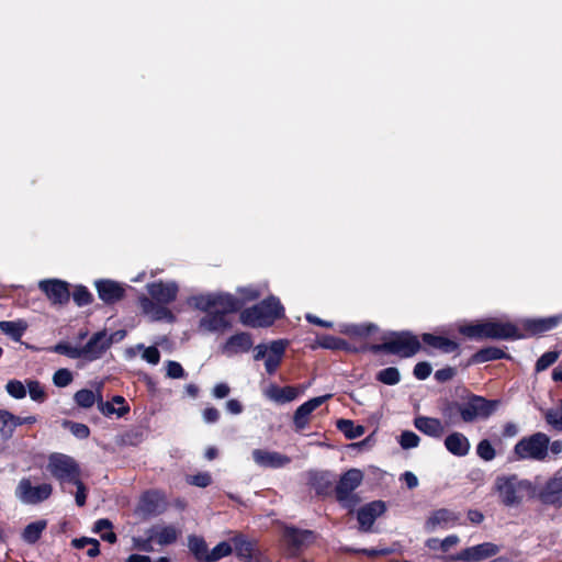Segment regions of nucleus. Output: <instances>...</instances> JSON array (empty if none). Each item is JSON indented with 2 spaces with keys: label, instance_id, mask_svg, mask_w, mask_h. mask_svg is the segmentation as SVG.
<instances>
[{
  "label": "nucleus",
  "instance_id": "obj_1",
  "mask_svg": "<svg viewBox=\"0 0 562 562\" xmlns=\"http://www.w3.org/2000/svg\"><path fill=\"white\" fill-rule=\"evenodd\" d=\"M243 303L231 294H201L189 300V304L206 312L199 323L202 333L224 331L229 327L226 314L237 311Z\"/></svg>",
  "mask_w": 562,
  "mask_h": 562
},
{
  "label": "nucleus",
  "instance_id": "obj_2",
  "mask_svg": "<svg viewBox=\"0 0 562 562\" xmlns=\"http://www.w3.org/2000/svg\"><path fill=\"white\" fill-rule=\"evenodd\" d=\"M459 330L464 336L473 339H516L525 336L519 334L514 325L496 321L463 325L460 326Z\"/></svg>",
  "mask_w": 562,
  "mask_h": 562
},
{
  "label": "nucleus",
  "instance_id": "obj_3",
  "mask_svg": "<svg viewBox=\"0 0 562 562\" xmlns=\"http://www.w3.org/2000/svg\"><path fill=\"white\" fill-rule=\"evenodd\" d=\"M283 307L276 297H270L262 303L246 308L240 313V322L250 327H267L281 317Z\"/></svg>",
  "mask_w": 562,
  "mask_h": 562
},
{
  "label": "nucleus",
  "instance_id": "obj_4",
  "mask_svg": "<svg viewBox=\"0 0 562 562\" xmlns=\"http://www.w3.org/2000/svg\"><path fill=\"white\" fill-rule=\"evenodd\" d=\"M549 436L543 432H535L517 441L513 449V458L516 461H543L549 454Z\"/></svg>",
  "mask_w": 562,
  "mask_h": 562
},
{
  "label": "nucleus",
  "instance_id": "obj_5",
  "mask_svg": "<svg viewBox=\"0 0 562 562\" xmlns=\"http://www.w3.org/2000/svg\"><path fill=\"white\" fill-rule=\"evenodd\" d=\"M47 470L60 484L72 483L80 477V467L77 461L64 453H52L48 457Z\"/></svg>",
  "mask_w": 562,
  "mask_h": 562
},
{
  "label": "nucleus",
  "instance_id": "obj_6",
  "mask_svg": "<svg viewBox=\"0 0 562 562\" xmlns=\"http://www.w3.org/2000/svg\"><path fill=\"white\" fill-rule=\"evenodd\" d=\"M420 349V344L416 336L409 333L394 334L390 339L381 345H374L371 350L374 352L386 351L401 357H411Z\"/></svg>",
  "mask_w": 562,
  "mask_h": 562
},
{
  "label": "nucleus",
  "instance_id": "obj_7",
  "mask_svg": "<svg viewBox=\"0 0 562 562\" xmlns=\"http://www.w3.org/2000/svg\"><path fill=\"white\" fill-rule=\"evenodd\" d=\"M498 401H488L482 396H472L468 402L459 406V413L465 423H471L491 416L498 407Z\"/></svg>",
  "mask_w": 562,
  "mask_h": 562
},
{
  "label": "nucleus",
  "instance_id": "obj_8",
  "mask_svg": "<svg viewBox=\"0 0 562 562\" xmlns=\"http://www.w3.org/2000/svg\"><path fill=\"white\" fill-rule=\"evenodd\" d=\"M496 486L502 502L507 506L518 504L521 499V493L531 490V483L529 481H519L515 477L498 479Z\"/></svg>",
  "mask_w": 562,
  "mask_h": 562
},
{
  "label": "nucleus",
  "instance_id": "obj_9",
  "mask_svg": "<svg viewBox=\"0 0 562 562\" xmlns=\"http://www.w3.org/2000/svg\"><path fill=\"white\" fill-rule=\"evenodd\" d=\"M53 487L48 483L32 485L29 479H22L15 490V496L24 504H37L47 499Z\"/></svg>",
  "mask_w": 562,
  "mask_h": 562
},
{
  "label": "nucleus",
  "instance_id": "obj_10",
  "mask_svg": "<svg viewBox=\"0 0 562 562\" xmlns=\"http://www.w3.org/2000/svg\"><path fill=\"white\" fill-rule=\"evenodd\" d=\"M499 552V548L492 542H484L473 547L465 548L451 557L454 561L463 562H481L488 558L496 555Z\"/></svg>",
  "mask_w": 562,
  "mask_h": 562
},
{
  "label": "nucleus",
  "instance_id": "obj_11",
  "mask_svg": "<svg viewBox=\"0 0 562 562\" xmlns=\"http://www.w3.org/2000/svg\"><path fill=\"white\" fill-rule=\"evenodd\" d=\"M363 473L358 469L347 471L336 486V495L340 502H349L352 492L361 484Z\"/></svg>",
  "mask_w": 562,
  "mask_h": 562
},
{
  "label": "nucleus",
  "instance_id": "obj_12",
  "mask_svg": "<svg viewBox=\"0 0 562 562\" xmlns=\"http://www.w3.org/2000/svg\"><path fill=\"white\" fill-rule=\"evenodd\" d=\"M139 305L143 313L151 321H165L168 323H173L176 319L173 313L165 306L166 304L158 303L157 301L147 296H142L139 299Z\"/></svg>",
  "mask_w": 562,
  "mask_h": 562
},
{
  "label": "nucleus",
  "instance_id": "obj_13",
  "mask_svg": "<svg viewBox=\"0 0 562 562\" xmlns=\"http://www.w3.org/2000/svg\"><path fill=\"white\" fill-rule=\"evenodd\" d=\"M38 288L46 294L53 304H64L68 302L70 293L67 283L60 280H42Z\"/></svg>",
  "mask_w": 562,
  "mask_h": 562
},
{
  "label": "nucleus",
  "instance_id": "obj_14",
  "mask_svg": "<svg viewBox=\"0 0 562 562\" xmlns=\"http://www.w3.org/2000/svg\"><path fill=\"white\" fill-rule=\"evenodd\" d=\"M147 291L153 300L158 303L169 304L177 299L179 286L173 281L153 282L147 285Z\"/></svg>",
  "mask_w": 562,
  "mask_h": 562
},
{
  "label": "nucleus",
  "instance_id": "obj_15",
  "mask_svg": "<svg viewBox=\"0 0 562 562\" xmlns=\"http://www.w3.org/2000/svg\"><path fill=\"white\" fill-rule=\"evenodd\" d=\"M254 345L251 335L248 333H238L231 336L222 347V352L227 357L247 352Z\"/></svg>",
  "mask_w": 562,
  "mask_h": 562
},
{
  "label": "nucleus",
  "instance_id": "obj_16",
  "mask_svg": "<svg viewBox=\"0 0 562 562\" xmlns=\"http://www.w3.org/2000/svg\"><path fill=\"white\" fill-rule=\"evenodd\" d=\"M329 397L330 395L317 396L299 406L293 416L296 429H304L308 424L310 415Z\"/></svg>",
  "mask_w": 562,
  "mask_h": 562
},
{
  "label": "nucleus",
  "instance_id": "obj_17",
  "mask_svg": "<svg viewBox=\"0 0 562 562\" xmlns=\"http://www.w3.org/2000/svg\"><path fill=\"white\" fill-rule=\"evenodd\" d=\"M236 554L247 562H266L265 557L254 542L246 540L241 536L233 538Z\"/></svg>",
  "mask_w": 562,
  "mask_h": 562
},
{
  "label": "nucleus",
  "instance_id": "obj_18",
  "mask_svg": "<svg viewBox=\"0 0 562 562\" xmlns=\"http://www.w3.org/2000/svg\"><path fill=\"white\" fill-rule=\"evenodd\" d=\"M150 529V537L159 546H169L177 541L182 531L175 525L158 524Z\"/></svg>",
  "mask_w": 562,
  "mask_h": 562
},
{
  "label": "nucleus",
  "instance_id": "obj_19",
  "mask_svg": "<svg viewBox=\"0 0 562 562\" xmlns=\"http://www.w3.org/2000/svg\"><path fill=\"white\" fill-rule=\"evenodd\" d=\"M385 512V505L381 501L369 503L358 510V521L363 531L370 530L373 522Z\"/></svg>",
  "mask_w": 562,
  "mask_h": 562
},
{
  "label": "nucleus",
  "instance_id": "obj_20",
  "mask_svg": "<svg viewBox=\"0 0 562 562\" xmlns=\"http://www.w3.org/2000/svg\"><path fill=\"white\" fill-rule=\"evenodd\" d=\"M457 520L458 516L453 512L441 508L429 515L425 522V530L427 532H434L438 528H447L454 525Z\"/></svg>",
  "mask_w": 562,
  "mask_h": 562
},
{
  "label": "nucleus",
  "instance_id": "obj_21",
  "mask_svg": "<svg viewBox=\"0 0 562 562\" xmlns=\"http://www.w3.org/2000/svg\"><path fill=\"white\" fill-rule=\"evenodd\" d=\"M252 458L258 465L265 468H281L290 463V459L286 456L262 449H255Z\"/></svg>",
  "mask_w": 562,
  "mask_h": 562
},
{
  "label": "nucleus",
  "instance_id": "obj_22",
  "mask_svg": "<svg viewBox=\"0 0 562 562\" xmlns=\"http://www.w3.org/2000/svg\"><path fill=\"white\" fill-rule=\"evenodd\" d=\"M111 345V339L105 333H97L88 344L81 348L82 357L93 360L99 358Z\"/></svg>",
  "mask_w": 562,
  "mask_h": 562
},
{
  "label": "nucleus",
  "instance_id": "obj_23",
  "mask_svg": "<svg viewBox=\"0 0 562 562\" xmlns=\"http://www.w3.org/2000/svg\"><path fill=\"white\" fill-rule=\"evenodd\" d=\"M540 499L546 504H557L562 497V476L555 473L540 490Z\"/></svg>",
  "mask_w": 562,
  "mask_h": 562
},
{
  "label": "nucleus",
  "instance_id": "obj_24",
  "mask_svg": "<svg viewBox=\"0 0 562 562\" xmlns=\"http://www.w3.org/2000/svg\"><path fill=\"white\" fill-rule=\"evenodd\" d=\"M99 297L105 303H113L121 300L124 295V289L117 282L111 280H100L95 282Z\"/></svg>",
  "mask_w": 562,
  "mask_h": 562
},
{
  "label": "nucleus",
  "instance_id": "obj_25",
  "mask_svg": "<svg viewBox=\"0 0 562 562\" xmlns=\"http://www.w3.org/2000/svg\"><path fill=\"white\" fill-rule=\"evenodd\" d=\"M299 389L294 386H284L280 387L278 385L271 384L265 390V395L279 404H284L295 400L299 396Z\"/></svg>",
  "mask_w": 562,
  "mask_h": 562
},
{
  "label": "nucleus",
  "instance_id": "obj_26",
  "mask_svg": "<svg viewBox=\"0 0 562 562\" xmlns=\"http://www.w3.org/2000/svg\"><path fill=\"white\" fill-rule=\"evenodd\" d=\"M414 426L422 432L430 437H440L445 432L443 424L432 417L418 416L414 420Z\"/></svg>",
  "mask_w": 562,
  "mask_h": 562
},
{
  "label": "nucleus",
  "instance_id": "obj_27",
  "mask_svg": "<svg viewBox=\"0 0 562 562\" xmlns=\"http://www.w3.org/2000/svg\"><path fill=\"white\" fill-rule=\"evenodd\" d=\"M558 324V317H547L538 319H526L522 322V327L526 331V335H538L557 327Z\"/></svg>",
  "mask_w": 562,
  "mask_h": 562
},
{
  "label": "nucleus",
  "instance_id": "obj_28",
  "mask_svg": "<svg viewBox=\"0 0 562 562\" xmlns=\"http://www.w3.org/2000/svg\"><path fill=\"white\" fill-rule=\"evenodd\" d=\"M286 344L283 340H276L270 344V350L265 359V367L268 373H273L281 363Z\"/></svg>",
  "mask_w": 562,
  "mask_h": 562
},
{
  "label": "nucleus",
  "instance_id": "obj_29",
  "mask_svg": "<svg viewBox=\"0 0 562 562\" xmlns=\"http://www.w3.org/2000/svg\"><path fill=\"white\" fill-rule=\"evenodd\" d=\"M447 450L458 457H464L470 451V442L461 432H453L445 439Z\"/></svg>",
  "mask_w": 562,
  "mask_h": 562
},
{
  "label": "nucleus",
  "instance_id": "obj_30",
  "mask_svg": "<svg viewBox=\"0 0 562 562\" xmlns=\"http://www.w3.org/2000/svg\"><path fill=\"white\" fill-rule=\"evenodd\" d=\"M99 411L105 416L115 414L122 417L130 412V407L126 405L123 396L116 395L112 398V402H103L101 398L99 401Z\"/></svg>",
  "mask_w": 562,
  "mask_h": 562
},
{
  "label": "nucleus",
  "instance_id": "obj_31",
  "mask_svg": "<svg viewBox=\"0 0 562 562\" xmlns=\"http://www.w3.org/2000/svg\"><path fill=\"white\" fill-rule=\"evenodd\" d=\"M423 340L426 345L438 349L442 352L449 353L453 352L458 348V344L451 339H448L442 336H435L431 334H424Z\"/></svg>",
  "mask_w": 562,
  "mask_h": 562
},
{
  "label": "nucleus",
  "instance_id": "obj_32",
  "mask_svg": "<svg viewBox=\"0 0 562 562\" xmlns=\"http://www.w3.org/2000/svg\"><path fill=\"white\" fill-rule=\"evenodd\" d=\"M27 325L24 321H3L0 322V330L11 337L15 341H20L22 336L24 335Z\"/></svg>",
  "mask_w": 562,
  "mask_h": 562
},
{
  "label": "nucleus",
  "instance_id": "obj_33",
  "mask_svg": "<svg viewBox=\"0 0 562 562\" xmlns=\"http://www.w3.org/2000/svg\"><path fill=\"white\" fill-rule=\"evenodd\" d=\"M20 425L21 420L19 416H15L7 411H0V432L3 437H11L14 429Z\"/></svg>",
  "mask_w": 562,
  "mask_h": 562
},
{
  "label": "nucleus",
  "instance_id": "obj_34",
  "mask_svg": "<svg viewBox=\"0 0 562 562\" xmlns=\"http://www.w3.org/2000/svg\"><path fill=\"white\" fill-rule=\"evenodd\" d=\"M286 539L289 544H291L295 550L301 549L303 546L313 541L314 537L311 531L307 530H286Z\"/></svg>",
  "mask_w": 562,
  "mask_h": 562
},
{
  "label": "nucleus",
  "instance_id": "obj_35",
  "mask_svg": "<svg viewBox=\"0 0 562 562\" xmlns=\"http://www.w3.org/2000/svg\"><path fill=\"white\" fill-rule=\"evenodd\" d=\"M101 396L100 391L94 393L91 390L82 389L75 394L74 400L80 407L89 408L95 403L99 405Z\"/></svg>",
  "mask_w": 562,
  "mask_h": 562
},
{
  "label": "nucleus",
  "instance_id": "obj_36",
  "mask_svg": "<svg viewBox=\"0 0 562 562\" xmlns=\"http://www.w3.org/2000/svg\"><path fill=\"white\" fill-rule=\"evenodd\" d=\"M188 547L199 561L206 562L209 549L206 542L202 538L190 536L188 539Z\"/></svg>",
  "mask_w": 562,
  "mask_h": 562
},
{
  "label": "nucleus",
  "instance_id": "obj_37",
  "mask_svg": "<svg viewBox=\"0 0 562 562\" xmlns=\"http://www.w3.org/2000/svg\"><path fill=\"white\" fill-rule=\"evenodd\" d=\"M45 528H46L45 520H37L34 522H31L25 527V529L22 533V538L27 543H35L40 539V537Z\"/></svg>",
  "mask_w": 562,
  "mask_h": 562
},
{
  "label": "nucleus",
  "instance_id": "obj_38",
  "mask_svg": "<svg viewBox=\"0 0 562 562\" xmlns=\"http://www.w3.org/2000/svg\"><path fill=\"white\" fill-rule=\"evenodd\" d=\"M337 427L341 430L346 437L349 439H355L364 434V427L360 425H355L353 422L349 419H339L337 422Z\"/></svg>",
  "mask_w": 562,
  "mask_h": 562
},
{
  "label": "nucleus",
  "instance_id": "obj_39",
  "mask_svg": "<svg viewBox=\"0 0 562 562\" xmlns=\"http://www.w3.org/2000/svg\"><path fill=\"white\" fill-rule=\"evenodd\" d=\"M112 522L109 519H99L93 527V531L101 535V538L110 543L116 541V535L111 531Z\"/></svg>",
  "mask_w": 562,
  "mask_h": 562
},
{
  "label": "nucleus",
  "instance_id": "obj_40",
  "mask_svg": "<svg viewBox=\"0 0 562 562\" xmlns=\"http://www.w3.org/2000/svg\"><path fill=\"white\" fill-rule=\"evenodd\" d=\"M233 548L228 542H220L216 547H214L211 551L209 550V555L206 558V562H215L220 559L227 557L232 553Z\"/></svg>",
  "mask_w": 562,
  "mask_h": 562
},
{
  "label": "nucleus",
  "instance_id": "obj_41",
  "mask_svg": "<svg viewBox=\"0 0 562 562\" xmlns=\"http://www.w3.org/2000/svg\"><path fill=\"white\" fill-rule=\"evenodd\" d=\"M376 330L373 324L368 325H351L347 326L342 331L352 337H368L371 333Z\"/></svg>",
  "mask_w": 562,
  "mask_h": 562
},
{
  "label": "nucleus",
  "instance_id": "obj_42",
  "mask_svg": "<svg viewBox=\"0 0 562 562\" xmlns=\"http://www.w3.org/2000/svg\"><path fill=\"white\" fill-rule=\"evenodd\" d=\"M400 379V371L394 367L383 369L378 373V380L387 385L397 384Z\"/></svg>",
  "mask_w": 562,
  "mask_h": 562
},
{
  "label": "nucleus",
  "instance_id": "obj_43",
  "mask_svg": "<svg viewBox=\"0 0 562 562\" xmlns=\"http://www.w3.org/2000/svg\"><path fill=\"white\" fill-rule=\"evenodd\" d=\"M64 426L67 427L70 432L79 439H86L90 435V430L85 424L66 422Z\"/></svg>",
  "mask_w": 562,
  "mask_h": 562
},
{
  "label": "nucleus",
  "instance_id": "obj_44",
  "mask_svg": "<svg viewBox=\"0 0 562 562\" xmlns=\"http://www.w3.org/2000/svg\"><path fill=\"white\" fill-rule=\"evenodd\" d=\"M146 533H147V538L133 537L132 542H133L134 549L139 550V551H146V552L153 551L151 543L155 541L150 537V529H148Z\"/></svg>",
  "mask_w": 562,
  "mask_h": 562
},
{
  "label": "nucleus",
  "instance_id": "obj_45",
  "mask_svg": "<svg viewBox=\"0 0 562 562\" xmlns=\"http://www.w3.org/2000/svg\"><path fill=\"white\" fill-rule=\"evenodd\" d=\"M403 449L416 448L419 445V437L409 430L403 431L398 440Z\"/></svg>",
  "mask_w": 562,
  "mask_h": 562
},
{
  "label": "nucleus",
  "instance_id": "obj_46",
  "mask_svg": "<svg viewBox=\"0 0 562 562\" xmlns=\"http://www.w3.org/2000/svg\"><path fill=\"white\" fill-rule=\"evenodd\" d=\"M476 452L479 457L485 461H491L495 458V450L491 442L486 439L479 442Z\"/></svg>",
  "mask_w": 562,
  "mask_h": 562
},
{
  "label": "nucleus",
  "instance_id": "obj_47",
  "mask_svg": "<svg viewBox=\"0 0 562 562\" xmlns=\"http://www.w3.org/2000/svg\"><path fill=\"white\" fill-rule=\"evenodd\" d=\"M137 349L142 350V358L150 364H157L160 360V353L156 347H144L138 345Z\"/></svg>",
  "mask_w": 562,
  "mask_h": 562
},
{
  "label": "nucleus",
  "instance_id": "obj_48",
  "mask_svg": "<svg viewBox=\"0 0 562 562\" xmlns=\"http://www.w3.org/2000/svg\"><path fill=\"white\" fill-rule=\"evenodd\" d=\"M504 356V352L501 349L497 348H487L479 351L475 355V358L480 362L488 361V360H495L501 359Z\"/></svg>",
  "mask_w": 562,
  "mask_h": 562
},
{
  "label": "nucleus",
  "instance_id": "obj_49",
  "mask_svg": "<svg viewBox=\"0 0 562 562\" xmlns=\"http://www.w3.org/2000/svg\"><path fill=\"white\" fill-rule=\"evenodd\" d=\"M72 381V374L68 369H59L53 376V382L58 387H65Z\"/></svg>",
  "mask_w": 562,
  "mask_h": 562
},
{
  "label": "nucleus",
  "instance_id": "obj_50",
  "mask_svg": "<svg viewBox=\"0 0 562 562\" xmlns=\"http://www.w3.org/2000/svg\"><path fill=\"white\" fill-rule=\"evenodd\" d=\"M559 353L555 351L546 352L536 363L537 371H543L558 360Z\"/></svg>",
  "mask_w": 562,
  "mask_h": 562
},
{
  "label": "nucleus",
  "instance_id": "obj_51",
  "mask_svg": "<svg viewBox=\"0 0 562 562\" xmlns=\"http://www.w3.org/2000/svg\"><path fill=\"white\" fill-rule=\"evenodd\" d=\"M5 389L15 398H23L26 394L23 383L16 380L9 381Z\"/></svg>",
  "mask_w": 562,
  "mask_h": 562
},
{
  "label": "nucleus",
  "instance_id": "obj_52",
  "mask_svg": "<svg viewBox=\"0 0 562 562\" xmlns=\"http://www.w3.org/2000/svg\"><path fill=\"white\" fill-rule=\"evenodd\" d=\"M54 351L58 352V353H61V355H67L70 358L82 357L81 348L71 347V346H69L67 344H58V345H56L54 347Z\"/></svg>",
  "mask_w": 562,
  "mask_h": 562
},
{
  "label": "nucleus",
  "instance_id": "obj_53",
  "mask_svg": "<svg viewBox=\"0 0 562 562\" xmlns=\"http://www.w3.org/2000/svg\"><path fill=\"white\" fill-rule=\"evenodd\" d=\"M29 394L33 401L42 402L45 398L43 387L36 381L27 382Z\"/></svg>",
  "mask_w": 562,
  "mask_h": 562
},
{
  "label": "nucleus",
  "instance_id": "obj_54",
  "mask_svg": "<svg viewBox=\"0 0 562 562\" xmlns=\"http://www.w3.org/2000/svg\"><path fill=\"white\" fill-rule=\"evenodd\" d=\"M544 418L550 426H552L557 429H560L562 427V414L559 411H555V409L546 411Z\"/></svg>",
  "mask_w": 562,
  "mask_h": 562
},
{
  "label": "nucleus",
  "instance_id": "obj_55",
  "mask_svg": "<svg viewBox=\"0 0 562 562\" xmlns=\"http://www.w3.org/2000/svg\"><path fill=\"white\" fill-rule=\"evenodd\" d=\"M72 484H75L77 487V492L75 494L76 504L78 506H83L87 499V488L81 482L80 477L74 481Z\"/></svg>",
  "mask_w": 562,
  "mask_h": 562
},
{
  "label": "nucleus",
  "instance_id": "obj_56",
  "mask_svg": "<svg viewBox=\"0 0 562 562\" xmlns=\"http://www.w3.org/2000/svg\"><path fill=\"white\" fill-rule=\"evenodd\" d=\"M74 300L79 305H87L91 302V294L85 288H78L74 292Z\"/></svg>",
  "mask_w": 562,
  "mask_h": 562
},
{
  "label": "nucleus",
  "instance_id": "obj_57",
  "mask_svg": "<svg viewBox=\"0 0 562 562\" xmlns=\"http://www.w3.org/2000/svg\"><path fill=\"white\" fill-rule=\"evenodd\" d=\"M167 375L172 379L183 378L184 371L180 363L176 361H168L167 363Z\"/></svg>",
  "mask_w": 562,
  "mask_h": 562
},
{
  "label": "nucleus",
  "instance_id": "obj_58",
  "mask_svg": "<svg viewBox=\"0 0 562 562\" xmlns=\"http://www.w3.org/2000/svg\"><path fill=\"white\" fill-rule=\"evenodd\" d=\"M188 481L192 485L205 487L211 484V475L209 473H199L196 475L190 476Z\"/></svg>",
  "mask_w": 562,
  "mask_h": 562
},
{
  "label": "nucleus",
  "instance_id": "obj_59",
  "mask_svg": "<svg viewBox=\"0 0 562 562\" xmlns=\"http://www.w3.org/2000/svg\"><path fill=\"white\" fill-rule=\"evenodd\" d=\"M431 373V367L427 362H419L414 368V375L419 380H425Z\"/></svg>",
  "mask_w": 562,
  "mask_h": 562
},
{
  "label": "nucleus",
  "instance_id": "obj_60",
  "mask_svg": "<svg viewBox=\"0 0 562 562\" xmlns=\"http://www.w3.org/2000/svg\"><path fill=\"white\" fill-rule=\"evenodd\" d=\"M459 542H460V539L458 536L450 535V536L446 537L443 540H441L440 550L443 552H447L450 550V548L456 547Z\"/></svg>",
  "mask_w": 562,
  "mask_h": 562
},
{
  "label": "nucleus",
  "instance_id": "obj_61",
  "mask_svg": "<svg viewBox=\"0 0 562 562\" xmlns=\"http://www.w3.org/2000/svg\"><path fill=\"white\" fill-rule=\"evenodd\" d=\"M229 386L226 383H218L213 389V396L216 398H224L229 394Z\"/></svg>",
  "mask_w": 562,
  "mask_h": 562
},
{
  "label": "nucleus",
  "instance_id": "obj_62",
  "mask_svg": "<svg viewBox=\"0 0 562 562\" xmlns=\"http://www.w3.org/2000/svg\"><path fill=\"white\" fill-rule=\"evenodd\" d=\"M220 418V412L214 407H207L203 411V419L206 423H215Z\"/></svg>",
  "mask_w": 562,
  "mask_h": 562
},
{
  "label": "nucleus",
  "instance_id": "obj_63",
  "mask_svg": "<svg viewBox=\"0 0 562 562\" xmlns=\"http://www.w3.org/2000/svg\"><path fill=\"white\" fill-rule=\"evenodd\" d=\"M269 350H270V345H258V346H256L255 350H254V359L255 360L266 359L267 353L269 352Z\"/></svg>",
  "mask_w": 562,
  "mask_h": 562
},
{
  "label": "nucleus",
  "instance_id": "obj_64",
  "mask_svg": "<svg viewBox=\"0 0 562 562\" xmlns=\"http://www.w3.org/2000/svg\"><path fill=\"white\" fill-rule=\"evenodd\" d=\"M239 292L243 295L244 301L254 300L260 295V292L252 286L240 289Z\"/></svg>",
  "mask_w": 562,
  "mask_h": 562
}]
</instances>
